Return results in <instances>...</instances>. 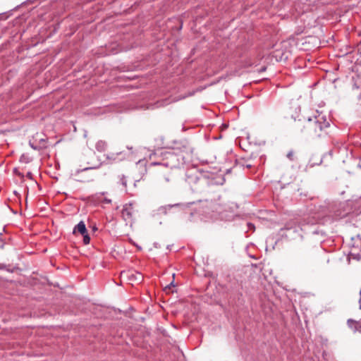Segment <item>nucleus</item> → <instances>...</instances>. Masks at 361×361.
I'll list each match as a JSON object with an SVG mask.
<instances>
[{
    "mask_svg": "<svg viewBox=\"0 0 361 361\" xmlns=\"http://www.w3.org/2000/svg\"><path fill=\"white\" fill-rule=\"evenodd\" d=\"M329 126V123H321L316 118L314 119L308 118L300 122L297 125L298 129L301 132L309 135H319L324 128Z\"/></svg>",
    "mask_w": 361,
    "mask_h": 361,
    "instance_id": "1",
    "label": "nucleus"
},
{
    "mask_svg": "<svg viewBox=\"0 0 361 361\" xmlns=\"http://www.w3.org/2000/svg\"><path fill=\"white\" fill-rule=\"evenodd\" d=\"M121 275L126 277L131 283H140L143 279L141 273L135 271L122 272Z\"/></svg>",
    "mask_w": 361,
    "mask_h": 361,
    "instance_id": "2",
    "label": "nucleus"
},
{
    "mask_svg": "<svg viewBox=\"0 0 361 361\" xmlns=\"http://www.w3.org/2000/svg\"><path fill=\"white\" fill-rule=\"evenodd\" d=\"M76 232H78L82 235L87 233L85 224L83 221H80L74 228L73 233H75Z\"/></svg>",
    "mask_w": 361,
    "mask_h": 361,
    "instance_id": "3",
    "label": "nucleus"
},
{
    "mask_svg": "<svg viewBox=\"0 0 361 361\" xmlns=\"http://www.w3.org/2000/svg\"><path fill=\"white\" fill-rule=\"evenodd\" d=\"M130 209V208L126 207L122 211V215L126 220L132 218L133 215Z\"/></svg>",
    "mask_w": 361,
    "mask_h": 361,
    "instance_id": "4",
    "label": "nucleus"
},
{
    "mask_svg": "<svg viewBox=\"0 0 361 361\" xmlns=\"http://www.w3.org/2000/svg\"><path fill=\"white\" fill-rule=\"evenodd\" d=\"M106 144L105 142L102 141V140H99L97 142L96 144V149L99 151V152H103L106 149Z\"/></svg>",
    "mask_w": 361,
    "mask_h": 361,
    "instance_id": "5",
    "label": "nucleus"
},
{
    "mask_svg": "<svg viewBox=\"0 0 361 361\" xmlns=\"http://www.w3.org/2000/svg\"><path fill=\"white\" fill-rule=\"evenodd\" d=\"M296 222L294 220L288 221L281 230H290L295 227Z\"/></svg>",
    "mask_w": 361,
    "mask_h": 361,
    "instance_id": "6",
    "label": "nucleus"
},
{
    "mask_svg": "<svg viewBox=\"0 0 361 361\" xmlns=\"http://www.w3.org/2000/svg\"><path fill=\"white\" fill-rule=\"evenodd\" d=\"M83 235V243L85 245H87L90 243V238L88 235V233H85V234H82Z\"/></svg>",
    "mask_w": 361,
    "mask_h": 361,
    "instance_id": "7",
    "label": "nucleus"
},
{
    "mask_svg": "<svg viewBox=\"0 0 361 361\" xmlns=\"http://www.w3.org/2000/svg\"><path fill=\"white\" fill-rule=\"evenodd\" d=\"M287 157L291 160L293 161L295 159V152L293 151H290L287 154Z\"/></svg>",
    "mask_w": 361,
    "mask_h": 361,
    "instance_id": "8",
    "label": "nucleus"
},
{
    "mask_svg": "<svg viewBox=\"0 0 361 361\" xmlns=\"http://www.w3.org/2000/svg\"><path fill=\"white\" fill-rule=\"evenodd\" d=\"M26 176H27L29 179H31V180L32 179V173H31V172H27V173Z\"/></svg>",
    "mask_w": 361,
    "mask_h": 361,
    "instance_id": "9",
    "label": "nucleus"
},
{
    "mask_svg": "<svg viewBox=\"0 0 361 361\" xmlns=\"http://www.w3.org/2000/svg\"><path fill=\"white\" fill-rule=\"evenodd\" d=\"M171 286H173V282H171V284H170L169 286H166L165 289H166V290L167 288L170 289Z\"/></svg>",
    "mask_w": 361,
    "mask_h": 361,
    "instance_id": "10",
    "label": "nucleus"
},
{
    "mask_svg": "<svg viewBox=\"0 0 361 361\" xmlns=\"http://www.w3.org/2000/svg\"><path fill=\"white\" fill-rule=\"evenodd\" d=\"M360 299L359 300V303H360V308L361 309V290H360Z\"/></svg>",
    "mask_w": 361,
    "mask_h": 361,
    "instance_id": "11",
    "label": "nucleus"
}]
</instances>
